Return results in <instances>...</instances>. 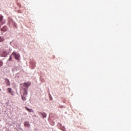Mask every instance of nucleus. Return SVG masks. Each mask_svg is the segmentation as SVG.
<instances>
[{
	"mask_svg": "<svg viewBox=\"0 0 131 131\" xmlns=\"http://www.w3.org/2000/svg\"><path fill=\"white\" fill-rule=\"evenodd\" d=\"M34 117H36V116L35 115Z\"/></svg>",
	"mask_w": 131,
	"mask_h": 131,
	"instance_id": "nucleus-16",
	"label": "nucleus"
},
{
	"mask_svg": "<svg viewBox=\"0 0 131 131\" xmlns=\"http://www.w3.org/2000/svg\"><path fill=\"white\" fill-rule=\"evenodd\" d=\"M64 129H65V126H63L62 130L63 131H64Z\"/></svg>",
	"mask_w": 131,
	"mask_h": 131,
	"instance_id": "nucleus-15",
	"label": "nucleus"
},
{
	"mask_svg": "<svg viewBox=\"0 0 131 131\" xmlns=\"http://www.w3.org/2000/svg\"><path fill=\"white\" fill-rule=\"evenodd\" d=\"M5 82L6 83H7V85H11V82H10V80H9V79L5 78Z\"/></svg>",
	"mask_w": 131,
	"mask_h": 131,
	"instance_id": "nucleus-9",
	"label": "nucleus"
},
{
	"mask_svg": "<svg viewBox=\"0 0 131 131\" xmlns=\"http://www.w3.org/2000/svg\"><path fill=\"white\" fill-rule=\"evenodd\" d=\"M3 66V61L0 60V67H2Z\"/></svg>",
	"mask_w": 131,
	"mask_h": 131,
	"instance_id": "nucleus-14",
	"label": "nucleus"
},
{
	"mask_svg": "<svg viewBox=\"0 0 131 131\" xmlns=\"http://www.w3.org/2000/svg\"><path fill=\"white\" fill-rule=\"evenodd\" d=\"M38 113L39 116H42V118H46V117H47V114L45 113H41V112H38Z\"/></svg>",
	"mask_w": 131,
	"mask_h": 131,
	"instance_id": "nucleus-5",
	"label": "nucleus"
},
{
	"mask_svg": "<svg viewBox=\"0 0 131 131\" xmlns=\"http://www.w3.org/2000/svg\"><path fill=\"white\" fill-rule=\"evenodd\" d=\"M1 31H3L4 32H6V31H8V27H7V26H4L1 29Z\"/></svg>",
	"mask_w": 131,
	"mask_h": 131,
	"instance_id": "nucleus-8",
	"label": "nucleus"
},
{
	"mask_svg": "<svg viewBox=\"0 0 131 131\" xmlns=\"http://www.w3.org/2000/svg\"><path fill=\"white\" fill-rule=\"evenodd\" d=\"M9 25H13L15 28H16L17 24H16V23H15V21H14V20L12 19V18H9Z\"/></svg>",
	"mask_w": 131,
	"mask_h": 131,
	"instance_id": "nucleus-3",
	"label": "nucleus"
},
{
	"mask_svg": "<svg viewBox=\"0 0 131 131\" xmlns=\"http://www.w3.org/2000/svg\"><path fill=\"white\" fill-rule=\"evenodd\" d=\"M31 85V82H24L20 84L21 88L24 90L23 95L21 96L22 100L24 101H26V97L28 95V88Z\"/></svg>",
	"mask_w": 131,
	"mask_h": 131,
	"instance_id": "nucleus-1",
	"label": "nucleus"
},
{
	"mask_svg": "<svg viewBox=\"0 0 131 131\" xmlns=\"http://www.w3.org/2000/svg\"><path fill=\"white\" fill-rule=\"evenodd\" d=\"M24 126L26 127H27L28 128H30V126H31V125H30V123L28 121H25L24 123Z\"/></svg>",
	"mask_w": 131,
	"mask_h": 131,
	"instance_id": "nucleus-4",
	"label": "nucleus"
},
{
	"mask_svg": "<svg viewBox=\"0 0 131 131\" xmlns=\"http://www.w3.org/2000/svg\"><path fill=\"white\" fill-rule=\"evenodd\" d=\"M0 91H2V89H0Z\"/></svg>",
	"mask_w": 131,
	"mask_h": 131,
	"instance_id": "nucleus-19",
	"label": "nucleus"
},
{
	"mask_svg": "<svg viewBox=\"0 0 131 131\" xmlns=\"http://www.w3.org/2000/svg\"><path fill=\"white\" fill-rule=\"evenodd\" d=\"M1 25H0V29H1Z\"/></svg>",
	"mask_w": 131,
	"mask_h": 131,
	"instance_id": "nucleus-17",
	"label": "nucleus"
},
{
	"mask_svg": "<svg viewBox=\"0 0 131 131\" xmlns=\"http://www.w3.org/2000/svg\"><path fill=\"white\" fill-rule=\"evenodd\" d=\"M8 55H9V52L7 51H3L2 54V56L4 57H7V56H8Z\"/></svg>",
	"mask_w": 131,
	"mask_h": 131,
	"instance_id": "nucleus-6",
	"label": "nucleus"
},
{
	"mask_svg": "<svg viewBox=\"0 0 131 131\" xmlns=\"http://www.w3.org/2000/svg\"><path fill=\"white\" fill-rule=\"evenodd\" d=\"M8 92L9 93V94H11L12 95V89L11 88H8Z\"/></svg>",
	"mask_w": 131,
	"mask_h": 131,
	"instance_id": "nucleus-13",
	"label": "nucleus"
},
{
	"mask_svg": "<svg viewBox=\"0 0 131 131\" xmlns=\"http://www.w3.org/2000/svg\"><path fill=\"white\" fill-rule=\"evenodd\" d=\"M25 109H26L28 111H29V112L31 113V112H33V110L31 109V108H28V107L27 106H25Z\"/></svg>",
	"mask_w": 131,
	"mask_h": 131,
	"instance_id": "nucleus-10",
	"label": "nucleus"
},
{
	"mask_svg": "<svg viewBox=\"0 0 131 131\" xmlns=\"http://www.w3.org/2000/svg\"><path fill=\"white\" fill-rule=\"evenodd\" d=\"M5 40V39L3 37H0V42H2Z\"/></svg>",
	"mask_w": 131,
	"mask_h": 131,
	"instance_id": "nucleus-12",
	"label": "nucleus"
},
{
	"mask_svg": "<svg viewBox=\"0 0 131 131\" xmlns=\"http://www.w3.org/2000/svg\"><path fill=\"white\" fill-rule=\"evenodd\" d=\"M3 20H4V16L2 15H0V24L1 25H2V24H5V21H3Z\"/></svg>",
	"mask_w": 131,
	"mask_h": 131,
	"instance_id": "nucleus-7",
	"label": "nucleus"
},
{
	"mask_svg": "<svg viewBox=\"0 0 131 131\" xmlns=\"http://www.w3.org/2000/svg\"><path fill=\"white\" fill-rule=\"evenodd\" d=\"M50 100H52V98H50Z\"/></svg>",
	"mask_w": 131,
	"mask_h": 131,
	"instance_id": "nucleus-18",
	"label": "nucleus"
},
{
	"mask_svg": "<svg viewBox=\"0 0 131 131\" xmlns=\"http://www.w3.org/2000/svg\"><path fill=\"white\" fill-rule=\"evenodd\" d=\"M12 56H13L15 60H17V61H19V60H20V54L14 51L10 56L8 61H12Z\"/></svg>",
	"mask_w": 131,
	"mask_h": 131,
	"instance_id": "nucleus-2",
	"label": "nucleus"
},
{
	"mask_svg": "<svg viewBox=\"0 0 131 131\" xmlns=\"http://www.w3.org/2000/svg\"><path fill=\"white\" fill-rule=\"evenodd\" d=\"M31 65L33 69H34V68H35V63L32 62L31 63Z\"/></svg>",
	"mask_w": 131,
	"mask_h": 131,
	"instance_id": "nucleus-11",
	"label": "nucleus"
}]
</instances>
